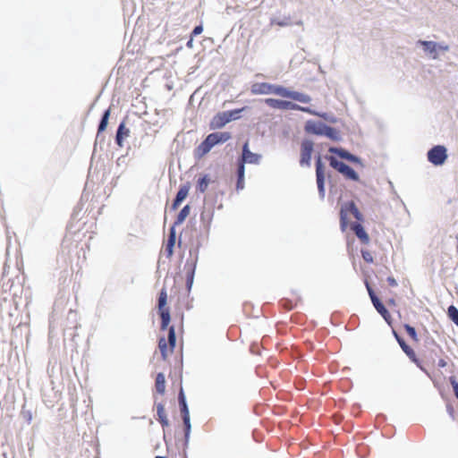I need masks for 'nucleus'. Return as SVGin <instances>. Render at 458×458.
<instances>
[{"label":"nucleus","mask_w":458,"mask_h":458,"mask_svg":"<svg viewBox=\"0 0 458 458\" xmlns=\"http://www.w3.org/2000/svg\"><path fill=\"white\" fill-rule=\"evenodd\" d=\"M190 256L183 267V271L174 275V296L177 294L176 309L180 310L181 305H184L186 310L192 308V298L190 299V293L194 283L196 267L198 262V254L192 257V249L189 250Z\"/></svg>","instance_id":"1"},{"label":"nucleus","mask_w":458,"mask_h":458,"mask_svg":"<svg viewBox=\"0 0 458 458\" xmlns=\"http://www.w3.org/2000/svg\"><path fill=\"white\" fill-rule=\"evenodd\" d=\"M227 167L218 163L210 165L205 172H202L197 175L195 182V189L197 192L205 193L209 185L212 183L218 184V180L221 178L222 174L227 173Z\"/></svg>","instance_id":"2"},{"label":"nucleus","mask_w":458,"mask_h":458,"mask_svg":"<svg viewBox=\"0 0 458 458\" xmlns=\"http://www.w3.org/2000/svg\"><path fill=\"white\" fill-rule=\"evenodd\" d=\"M315 174L318 187V197L324 200L326 196V182L328 181L330 189L333 187V177L331 173H326V164L324 162V155L320 151H317L314 155Z\"/></svg>","instance_id":"3"},{"label":"nucleus","mask_w":458,"mask_h":458,"mask_svg":"<svg viewBox=\"0 0 458 458\" xmlns=\"http://www.w3.org/2000/svg\"><path fill=\"white\" fill-rule=\"evenodd\" d=\"M416 47L422 49L425 55L432 60L438 59L441 55L450 50V46L444 41L418 39Z\"/></svg>","instance_id":"4"},{"label":"nucleus","mask_w":458,"mask_h":458,"mask_svg":"<svg viewBox=\"0 0 458 458\" xmlns=\"http://www.w3.org/2000/svg\"><path fill=\"white\" fill-rule=\"evenodd\" d=\"M178 405L181 411L182 420H183V440H182V447L187 448L189 445V440L191 433V415L189 405L187 403L186 394L182 386L178 393Z\"/></svg>","instance_id":"5"},{"label":"nucleus","mask_w":458,"mask_h":458,"mask_svg":"<svg viewBox=\"0 0 458 458\" xmlns=\"http://www.w3.org/2000/svg\"><path fill=\"white\" fill-rule=\"evenodd\" d=\"M317 151H320L322 153L321 144H317L315 146V142L312 139L304 137L301 142V149H300V158L299 165L301 167L311 166L312 155L316 154Z\"/></svg>","instance_id":"6"},{"label":"nucleus","mask_w":458,"mask_h":458,"mask_svg":"<svg viewBox=\"0 0 458 458\" xmlns=\"http://www.w3.org/2000/svg\"><path fill=\"white\" fill-rule=\"evenodd\" d=\"M324 160L328 161L329 165L340 173L346 180L360 182V174L350 165L330 155H325Z\"/></svg>","instance_id":"7"},{"label":"nucleus","mask_w":458,"mask_h":458,"mask_svg":"<svg viewBox=\"0 0 458 458\" xmlns=\"http://www.w3.org/2000/svg\"><path fill=\"white\" fill-rule=\"evenodd\" d=\"M287 87L282 84L270 83L266 81L254 82L250 87L253 95H276L284 98Z\"/></svg>","instance_id":"8"},{"label":"nucleus","mask_w":458,"mask_h":458,"mask_svg":"<svg viewBox=\"0 0 458 458\" xmlns=\"http://www.w3.org/2000/svg\"><path fill=\"white\" fill-rule=\"evenodd\" d=\"M427 160L434 166H442L448 159V149L445 145H433L427 151Z\"/></svg>","instance_id":"9"},{"label":"nucleus","mask_w":458,"mask_h":458,"mask_svg":"<svg viewBox=\"0 0 458 458\" xmlns=\"http://www.w3.org/2000/svg\"><path fill=\"white\" fill-rule=\"evenodd\" d=\"M327 128V123L314 120V119H308L304 123V131L306 134L318 136V137H324L326 129Z\"/></svg>","instance_id":"10"},{"label":"nucleus","mask_w":458,"mask_h":458,"mask_svg":"<svg viewBox=\"0 0 458 458\" xmlns=\"http://www.w3.org/2000/svg\"><path fill=\"white\" fill-rule=\"evenodd\" d=\"M356 208H357V205L352 200L344 201L342 204L341 208H340V213H339L340 230L342 233H344L347 230V227L349 225V220H348L349 214H351V213L352 214Z\"/></svg>","instance_id":"11"},{"label":"nucleus","mask_w":458,"mask_h":458,"mask_svg":"<svg viewBox=\"0 0 458 458\" xmlns=\"http://www.w3.org/2000/svg\"><path fill=\"white\" fill-rule=\"evenodd\" d=\"M401 349L406 354L411 363L415 364L416 367L428 377H430V373L425 367L424 361L418 357L416 352L409 344H404L403 346H401Z\"/></svg>","instance_id":"12"},{"label":"nucleus","mask_w":458,"mask_h":458,"mask_svg":"<svg viewBox=\"0 0 458 458\" xmlns=\"http://www.w3.org/2000/svg\"><path fill=\"white\" fill-rule=\"evenodd\" d=\"M167 300V293L165 289H162L158 298V310L162 319L161 328L165 329L170 322V313L168 309H165Z\"/></svg>","instance_id":"13"},{"label":"nucleus","mask_w":458,"mask_h":458,"mask_svg":"<svg viewBox=\"0 0 458 458\" xmlns=\"http://www.w3.org/2000/svg\"><path fill=\"white\" fill-rule=\"evenodd\" d=\"M262 159V155L250 151L249 148V140H246L242 145V161L240 164L259 165Z\"/></svg>","instance_id":"14"},{"label":"nucleus","mask_w":458,"mask_h":458,"mask_svg":"<svg viewBox=\"0 0 458 458\" xmlns=\"http://www.w3.org/2000/svg\"><path fill=\"white\" fill-rule=\"evenodd\" d=\"M284 98H288L295 103L298 102L301 104H310L312 100L311 97L309 94L303 91L295 90L292 87H287Z\"/></svg>","instance_id":"15"},{"label":"nucleus","mask_w":458,"mask_h":458,"mask_svg":"<svg viewBox=\"0 0 458 458\" xmlns=\"http://www.w3.org/2000/svg\"><path fill=\"white\" fill-rule=\"evenodd\" d=\"M228 123L225 111L217 112L214 114L208 123V128L211 131L220 130L224 128Z\"/></svg>","instance_id":"16"},{"label":"nucleus","mask_w":458,"mask_h":458,"mask_svg":"<svg viewBox=\"0 0 458 458\" xmlns=\"http://www.w3.org/2000/svg\"><path fill=\"white\" fill-rule=\"evenodd\" d=\"M191 208L190 204L184 205L174 219V248L176 245L175 227L182 225L191 213Z\"/></svg>","instance_id":"17"},{"label":"nucleus","mask_w":458,"mask_h":458,"mask_svg":"<svg viewBox=\"0 0 458 458\" xmlns=\"http://www.w3.org/2000/svg\"><path fill=\"white\" fill-rule=\"evenodd\" d=\"M209 139L206 137L194 149L193 156L196 160H200L213 148Z\"/></svg>","instance_id":"18"},{"label":"nucleus","mask_w":458,"mask_h":458,"mask_svg":"<svg viewBox=\"0 0 458 458\" xmlns=\"http://www.w3.org/2000/svg\"><path fill=\"white\" fill-rule=\"evenodd\" d=\"M213 147L222 145L232 139L233 135L230 131H213L207 136Z\"/></svg>","instance_id":"19"},{"label":"nucleus","mask_w":458,"mask_h":458,"mask_svg":"<svg viewBox=\"0 0 458 458\" xmlns=\"http://www.w3.org/2000/svg\"><path fill=\"white\" fill-rule=\"evenodd\" d=\"M269 25L284 28L293 25V21H292V17L290 14L281 15L280 13H278L274 14L269 18Z\"/></svg>","instance_id":"20"},{"label":"nucleus","mask_w":458,"mask_h":458,"mask_svg":"<svg viewBox=\"0 0 458 458\" xmlns=\"http://www.w3.org/2000/svg\"><path fill=\"white\" fill-rule=\"evenodd\" d=\"M191 189V184L186 182L182 184L179 188L178 192L174 198V211L184 201V199L189 195V191Z\"/></svg>","instance_id":"21"},{"label":"nucleus","mask_w":458,"mask_h":458,"mask_svg":"<svg viewBox=\"0 0 458 458\" xmlns=\"http://www.w3.org/2000/svg\"><path fill=\"white\" fill-rule=\"evenodd\" d=\"M208 199H209V198H206L204 199L203 209L200 213V220L204 224L205 226L210 225V223L214 216V210H215L211 207L207 206V204H208V201H209Z\"/></svg>","instance_id":"22"},{"label":"nucleus","mask_w":458,"mask_h":458,"mask_svg":"<svg viewBox=\"0 0 458 458\" xmlns=\"http://www.w3.org/2000/svg\"><path fill=\"white\" fill-rule=\"evenodd\" d=\"M248 109H250V106H243L242 107L225 110V113L228 123L240 120L242 117L243 112L247 111Z\"/></svg>","instance_id":"23"},{"label":"nucleus","mask_w":458,"mask_h":458,"mask_svg":"<svg viewBox=\"0 0 458 458\" xmlns=\"http://www.w3.org/2000/svg\"><path fill=\"white\" fill-rule=\"evenodd\" d=\"M375 310L377 311V313L382 317V318L385 320V322L391 327H393L394 325V318L388 310V309L386 307V305L381 302L380 304L374 307Z\"/></svg>","instance_id":"24"},{"label":"nucleus","mask_w":458,"mask_h":458,"mask_svg":"<svg viewBox=\"0 0 458 458\" xmlns=\"http://www.w3.org/2000/svg\"><path fill=\"white\" fill-rule=\"evenodd\" d=\"M355 233L361 244L369 245L370 242V237L362 224H356L354 226Z\"/></svg>","instance_id":"25"},{"label":"nucleus","mask_w":458,"mask_h":458,"mask_svg":"<svg viewBox=\"0 0 458 458\" xmlns=\"http://www.w3.org/2000/svg\"><path fill=\"white\" fill-rule=\"evenodd\" d=\"M324 137L335 142H341L343 140V135L341 131L338 128L330 126L328 124L327 128L326 129Z\"/></svg>","instance_id":"26"},{"label":"nucleus","mask_w":458,"mask_h":458,"mask_svg":"<svg viewBox=\"0 0 458 458\" xmlns=\"http://www.w3.org/2000/svg\"><path fill=\"white\" fill-rule=\"evenodd\" d=\"M193 134L192 131H187L186 134L181 135L178 133L175 138H174V143H177V147L182 145V148H190L191 142V136Z\"/></svg>","instance_id":"27"},{"label":"nucleus","mask_w":458,"mask_h":458,"mask_svg":"<svg viewBox=\"0 0 458 458\" xmlns=\"http://www.w3.org/2000/svg\"><path fill=\"white\" fill-rule=\"evenodd\" d=\"M245 188V165L239 164L237 169V180L235 184V190L237 192L242 191Z\"/></svg>","instance_id":"28"},{"label":"nucleus","mask_w":458,"mask_h":458,"mask_svg":"<svg viewBox=\"0 0 458 458\" xmlns=\"http://www.w3.org/2000/svg\"><path fill=\"white\" fill-rule=\"evenodd\" d=\"M329 153L335 155L336 158H343L348 160L351 151L341 146H331L328 148Z\"/></svg>","instance_id":"29"},{"label":"nucleus","mask_w":458,"mask_h":458,"mask_svg":"<svg viewBox=\"0 0 458 458\" xmlns=\"http://www.w3.org/2000/svg\"><path fill=\"white\" fill-rule=\"evenodd\" d=\"M363 281H364V284L366 286L368 294L369 296V299L371 301V303H372L373 307H376L377 305H378L381 302H383L382 300L375 293V291H374L370 282L369 281V279L368 278H364Z\"/></svg>","instance_id":"30"},{"label":"nucleus","mask_w":458,"mask_h":458,"mask_svg":"<svg viewBox=\"0 0 458 458\" xmlns=\"http://www.w3.org/2000/svg\"><path fill=\"white\" fill-rule=\"evenodd\" d=\"M297 106H298V103H295L293 101H292L291 99H281L279 98V104H278V106H277V110H281V111H287V110H293V111H297Z\"/></svg>","instance_id":"31"},{"label":"nucleus","mask_w":458,"mask_h":458,"mask_svg":"<svg viewBox=\"0 0 458 458\" xmlns=\"http://www.w3.org/2000/svg\"><path fill=\"white\" fill-rule=\"evenodd\" d=\"M130 134V130L124 126V123H122L117 130L116 133V143L122 147L123 139L127 138Z\"/></svg>","instance_id":"32"},{"label":"nucleus","mask_w":458,"mask_h":458,"mask_svg":"<svg viewBox=\"0 0 458 458\" xmlns=\"http://www.w3.org/2000/svg\"><path fill=\"white\" fill-rule=\"evenodd\" d=\"M179 355L174 357V374H176L177 370L180 374V378L182 379V362H183V355H182V347L179 350Z\"/></svg>","instance_id":"33"},{"label":"nucleus","mask_w":458,"mask_h":458,"mask_svg":"<svg viewBox=\"0 0 458 458\" xmlns=\"http://www.w3.org/2000/svg\"><path fill=\"white\" fill-rule=\"evenodd\" d=\"M403 327L412 341L416 343L420 341L417 330L413 326L410 325L409 323H403Z\"/></svg>","instance_id":"34"},{"label":"nucleus","mask_w":458,"mask_h":458,"mask_svg":"<svg viewBox=\"0 0 458 458\" xmlns=\"http://www.w3.org/2000/svg\"><path fill=\"white\" fill-rule=\"evenodd\" d=\"M447 318L451 320L456 327H458V308L454 304H451L447 308Z\"/></svg>","instance_id":"35"},{"label":"nucleus","mask_w":458,"mask_h":458,"mask_svg":"<svg viewBox=\"0 0 458 458\" xmlns=\"http://www.w3.org/2000/svg\"><path fill=\"white\" fill-rule=\"evenodd\" d=\"M440 394H441L442 399L445 401L446 412L448 413L450 418L453 420H455V410L452 404V402L450 401V399L447 397V395L445 393L440 392Z\"/></svg>","instance_id":"36"},{"label":"nucleus","mask_w":458,"mask_h":458,"mask_svg":"<svg viewBox=\"0 0 458 458\" xmlns=\"http://www.w3.org/2000/svg\"><path fill=\"white\" fill-rule=\"evenodd\" d=\"M318 117L322 118L327 123L333 124L337 123L340 121V119L332 112L319 111Z\"/></svg>","instance_id":"37"},{"label":"nucleus","mask_w":458,"mask_h":458,"mask_svg":"<svg viewBox=\"0 0 458 458\" xmlns=\"http://www.w3.org/2000/svg\"><path fill=\"white\" fill-rule=\"evenodd\" d=\"M157 413L158 417L159 422L162 424L163 427H168L169 422L165 415V411L164 409V406L161 403H158L157 405Z\"/></svg>","instance_id":"38"},{"label":"nucleus","mask_w":458,"mask_h":458,"mask_svg":"<svg viewBox=\"0 0 458 458\" xmlns=\"http://www.w3.org/2000/svg\"><path fill=\"white\" fill-rule=\"evenodd\" d=\"M156 390L157 393L163 394L165 390V380L162 373H158L156 377L155 383Z\"/></svg>","instance_id":"39"},{"label":"nucleus","mask_w":458,"mask_h":458,"mask_svg":"<svg viewBox=\"0 0 458 458\" xmlns=\"http://www.w3.org/2000/svg\"><path fill=\"white\" fill-rule=\"evenodd\" d=\"M158 349L160 351L161 356L163 360H167L168 358V344L166 340L164 337H161L158 342Z\"/></svg>","instance_id":"40"},{"label":"nucleus","mask_w":458,"mask_h":458,"mask_svg":"<svg viewBox=\"0 0 458 458\" xmlns=\"http://www.w3.org/2000/svg\"><path fill=\"white\" fill-rule=\"evenodd\" d=\"M177 30H178L174 29V45H176L175 47L174 48V56L177 53H179L183 47L182 44L180 43L182 40V35L177 34Z\"/></svg>","instance_id":"41"},{"label":"nucleus","mask_w":458,"mask_h":458,"mask_svg":"<svg viewBox=\"0 0 458 458\" xmlns=\"http://www.w3.org/2000/svg\"><path fill=\"white\" fill-rule=\"evenodd\" d=\"M218 195L223 197L225 195V191L219 190L216 192H215L213 195L208 194V195L205 196L204 199L206 198H209V199H208L209 201H208V204H207V206L211 207L213 209H215L216 204L217 202Z\"/></svg>","instance_id":"42"},{"label":"nucleus","mask_w":458,"mask_h":458,"mask_svg":"<svg viewBox=\"0 0 458 458\" xmlns=\"http://www.w3.org/2000/svg\"><path fill=\"white\" fill-rule=\"evenodd\" d=\"M109 115H110V109H107L104 113L102 119L100 121V123L98 125V134L103 132L106 129V126L108 124Z\"/></svg>","instance_id":"43"},{"label":"nucleus","mask_w":458,"mask_h":458,"mask_svg":"<svg viewBox=\"0 0 458 458\" xmlns=\"http://www.w3.org/2000/svg\"><path fill=\"white\" fill-rule=\"evenodd\" d=\"M297 111L303 112L317 117L319 114V110H317L312 106H301L299 104L297 106Z\"/></svg>","instance_id":"44"},{"label":"nucleus","mask_w":458,"mask_h":458,"mask_svg":"<svg viewBox=\"0 0 458 458\" xmlns=\"http://www.w3.org/2000/svg\"><path fill=\"white\" fill-rule=\"evenodd\" d=\"M348 161L362 168H364L366 165L365 161L360 156H357L352 153H351V155L349 156Z\"/></svg>","instance_id":"45"},{"label":"nucleus","mask_w":458,"mask_h":458,"mask_svg":"<svg viewBox=\"0 0 458 458\" xmlns=\"http://www.w3.org/2000/svg\"><path fill=\"white\" fill-rule=\"evenodd\" d=\"M260 102L264 103L270 108L277 110V106L279 104V98H267L260 99Z\"/></svg>","instance_id":"46"},{"label":"nucleus","mask_w":458,"mask_h":458,"mask_svg":"<svg viewBox=\"0 0 458 458\" xmlns=\"http://www.w3.org/2000/svg\"><path fill=\"white\" fill-rule=\"evenodd\" d=\"M427 334H428V330L425 328ZM424 344L426 347L429 346V345H434L436 347H437L439 349V352L442 353L443 352V349L442 347L436 342V340L429 335H428L426 336V339L424 341Z\"/></svg>","instance_id":"47"},{"label":"nucleus","mask_w":458,"mask_h":458,"mask_svg":"<svg viewBox=\"0 0 458 458\" xmlns=\"http://www.w3.org/2000/svg\"><path fill=\"white\" fill-rule=\"evenodd\" d=\"M360 253H361V256L366 263L372 264L374 262V258L369 250L361 249Z\"/></svg>","instance_id":"48"},{"label":"nucleus","mask_w":458,"mask_h":458,"mask_svg":"<svg viewBox=\"0 0 458 458\" xmlns=\"http://www.w3.org/2000/svg\"><path fill=\"white\" fill-rule=\"evenodd\" d=\"M165 250L168 253V255H172V227L167 233Z\"/></svg>","instance_id":"49"},{"label":"nucleus","mask_w":458,"mask_h":458,"mask_svg":"<svg viewBox=\"0 0 458 458\" xmlns=\"http://www.w3.org/2000/svg\"><path fill=\"white\" fill-rule=\"evenodd\" d=\"M449 381L453 387L454 394L458 400V379L455 376H450Z\"/></svg>","instance_id":"50"},{"label":"nucleus","mask_w":458,"mask_h":458,"mask_svg":"<svg viewBox=\"0 0 458 458\" xmlns=\"http://www.w3.org/2000/svg\"><path fill=\"white\" fill-rule=\"evenodd\" d=\"M392 335L394 337V339L396 340V342L398 343L399 346H403L404 344H406L407 342L405 341V339L403 338V336L399 334L394 328L392 327Z\"/></svg>","instance_id":"51"},{"label":"nucleus","mask_w":458,"mask_h":458,"mask_svg":"<svg viewBox=\"0 0 458 458\" xmlns=\"http://www.w3.org/2000/svg\"><path fill=\"white\" fill-rule=\"evenodd\" d=\"M352 215L354 216V217L358 221V224H362L363 225V223L365 222V217H364L363 214L360 211L358 207L353 211Z\"/></svg>","instance_id":"52"},{"label":"nucleus","mask_w":458,"mask_h":458,"mask_svg":"<svg viewBox=\"0 0 458 458\" xmlns=\"http://www.w3.org/2000/svg\"><path fill=\"white\" fill-rule=\"evenodd\" d=\"M202 31H203V25H202V23H199V24L194 26V28L191 31L190 35L194 38L195 36L201 34Z\"/></svg>","instance_id":"53"},{"label":"nucleus","mask_w":458,"mask_h":458,"mask_svg":"<svg viewBox=\"0 0 458 458\" xmlns=\"http://www.w3.org/2000/svg\"><path fill=\"white\" fill-rule=\"evenodd\" d=\"M386 282L391 287H396L398 285L397 280L393 276H387Z\"/></svg>","instance_id":"54"},{"label":"nucleus","mask_w":458,"mask_h":458,"mask_svg":"<svg viewBox=\"0 0 458 458\" xmlns=\"http://www.w3.org/2000/svg\"><path fill=\"white\" fill-rule=\"evenodd\" d=\"M176 305H177V303L174 305V311H173V316H175V312H176V316H180L182 318H183V312L182 311V309L185 308V306L182 304V305H181V309L177 310L176 309Z\"/></svg>","instance_id":"55"},{"label":"nucleus","mask_w":458,"mask_h":458,"mask_svg":"<svg viewBox=\"0 0 458 458\" xmlns=\"http://www.w3.org/2000/svg\"><path fill=\"white\" fill-rule=\"evenodd\" d=\"M176 305H177V303L174 305V311H173V316H175V312H176V316H180L182 318H183V312L182 311V309L185 308V306L182 304V305H181V309L177 310L176 309Z\"/></svg>","instance_id":"56"},{"label":"nucleus","mask_w":458,"mask_h":458,"mask_svg":"<svg viewBox=\"0 0 458 458\" xmlns=\"http://www.w3.org/2000/svg\"><path fill=\"white\" fill-rule=\"evenodd\" d=\"M174 323H175V320L174 319ZM177 347V335L175 331V324H174V352H175V349Z\"/></svg>","instance_id":"57"},{"label":"nucleus","mask_w":458,"mask_h":458,"mask_svg":"<svg viewBox=\"0 0 458 458\" xmlns=\"http://www.w3.org/2000/svg\"><path fill=\"white\" fill-rule=\"evenodd\" d=\"M185 45L187 47L191 48L193 47V37L189 35Z\"/></svg>","instance_id":"58"},{"label":"nucleus","mask_w":458,"mask_h":458,"mask_svg":"<svg viewBox=\"0 0 458 458\" xmlns=\"http://www.w3.org/2000/svg\"><path fill=\"white\" fill-rule=\"evenodd\" d=\"M437 366L441 369L445 368L447 366V362L444 359H439L437 361Z\"/></svg>","instance_id":"59"},{"label":"nucleus","mask_w":458,"mask_h":458,"mask_svg":"<svg viewBox=\"0 0 458 458\" xmlns=\"http://www.w3.org/2000/svg\"><path fill=\"white\" fill-rule=\"evenodd\" d=\"M167 342L169 344V347H172V327L168 329L167 333Z\"/></svg>","instance_id":"60"},{"label":"nucleus","mask_w":458,"mask_h":458,"mask_svg":"<svg viewBox=\"0 0 458 458\" xmlns=\"http://www.w3.org/2000/svg\"><path fill=\"white\" fill-rule=\"evenodd\" d=\"M387 304L390 306H396V301L394 298H389L387 300Z\"/></svg>","instance_id":"61"},{"label":"nucleus","mask_w":458,"mask_h":458,"mask_svg":"<svg viewBox=\"0 0 458 458\" xmlns=\"http://www.w3.org/2000/svg\"><path fill=\"white\" fill-rule=\"evenodd\" d=\"M252 307H253V305L250 302H245L243 304V310L245 312H248V308L251 309Z\"/></svg>","instance_id":"62"},{"label":"nucleus","mask_w":458,"mask_h":458,"mask_svg":"<svg viewBox=\"0 0 458 458\" xmlns=\"http://www.w3.org/2000/svg\"><path fill=\"white\" fill-rule=\"evenodd\" d=\"M293 24L295 25H299V26H301L303 24L302 21L300 19V20H297L296 21L293 22Z\"/></svg>","instance_id":"63"},{"label":"nucleus","mask_w":458,"mask_h":458,"mask_svg":"<svg viewBox=\"0 0 458 458\" xmlns=\"http://www.w3.org/2000/svg\"><path fill=\"white\" fill-rule=\"evenodd\" d=\"M455 239H456V253L458 254V233L455 235Z\"/></svg>","instance_id":"64"}]
</instances>
